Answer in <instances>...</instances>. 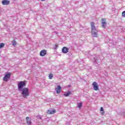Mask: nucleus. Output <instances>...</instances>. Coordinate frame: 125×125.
<instances>
[{
  "label": "nucleus",
  "mask_w": 125,
  "mask_h": 125,
  "mask_svg": "<svg viewBox=\"0 0 125 125\" xmlns=\"http://www.w3.org/2000/svg\"><path fill=\"white\" fill-rule=\"evenodd\" d=\"M91 30L92 37L97 38L98 37V30L96 29V27L94 25V22H91Z\"/></svg>",
  "instance_id": "1"
},
{
  "label": "nucleus",
  "mask_w": 125,
  "mask_h": 125,
  "mask_svg": "<svg viewBox=\"0 0 125 125\" xmlns=\"http://www.w3.org/2000/svg\"><path fill=\"white\" fill-rule=\"evenodd\" d=\"M21 91V95L23 98H27L30 95L29 89L27 87L23 88Z\"/></svg>",
  "instance_id": "2"
},
{
  "label": "nucleus",
  "mask_w": 125,
  "mask_h": 125,
  "mask_svg": "<svg viewBox=\"0 0 125 125\" xmlns=\"http://www.w3.org/2000/svg\"><path fill=\"white\" fill-rule=\"evenodd\" d=\"M26 81H21L18 83V89L19 91H21L23 89L24 86H26Z\"/></svg>",
  "instance_id": "3"
},
{
  "label": "nucleus",
  "mask_w": 125,
  "mask_h": 125,
  "mask_svg": "<svg viewBox=\"0 0 125 125\" xmlns=\"http://www.w3.org/2000/svg\"><path fill=\"white\" fill-rule=\"evenodd\" d=\"M11 76V73H6L4 77L3 78V80L4 82H8L9 80H10V77Z\"/></svg>",
  "instance_id": "4"
},
{
  "label": "nucleus",
  "mask_w": 125,
  "mask_h": 125,
  "mask_svg": "<svg viewBox=\"0 0 125 125\" xmlns=\"http://www.w3.org/2000/svg\"><path fill=\"white\" fill-rule=\"evenodd\" d=\"M92 85L93 86V89L96 90H99V85H98V83L96 82H94L92 83Z\"/></svg>",
  "instance_id": "5"
},
{
  "label": "nucleus",
  "mask_w": 125,
  "mask_h": 125,
  "mask_svg": "<svg viewBox=\"0 0 125 125\" xmlns=\"http://www.w3.org/2000/svg\"><path fill=\"white\" fill-rule=\"evenodd\" d=\"M102 27L104 29H106V27L107 26V22H106V19H102Z\"/></svg>",
  "instance_id": "6"
},
{
  "label": "nucleus",
  "mask_w": 125,
  "mask_h": 125,
  "mask_svg": "<svg viewBox=\"0 0 125 125\" xmlns=\"http://www.w3.org/2000/svg\"><path fill=\"white\" fill-rule=\"evenodd\" d=\"M10 3V1L9 0H3L2 1V4L3 5H7Z\"/></svg>",
  "instance_id": "7"
},
{
  "label": "nucleus",
  "mask_w": 125,
  "mask_h": 125,
  "mask_svg": "<svg viewBox=\"0 0 125 125\" xmlns=\"http://www.w3.org/2000/svg\"><path fill=\"white\" fill-rule=\"evenodd\" d=\"M62 53H68L69 52V48L66 47H63L62 49Z\"/></svg>",
  "instance_id": "8"
},
{
  "label": "nucleus",
  "mask_w": 125,
  "mask_h": 125,
  "mask_svg": "<svg viewBox=\"0 0 125 125\" xmlns=\"http://www.w3.org/2000/svg\"><path fill=\"white\" fill-rule=\"evenodd\" d=\"M61 89H62V87H61V86L59 85H58L57 86V87L56 88V92L58 94L60 93V92H61Z\"/></svg>",
  "instance_id": "9"
},
{
  "label": "nucleus",
  "mask_w": 125,
  "mask_h": 125,
  "mask_svg": "<svg viewBox=\"0 0 125 125\" xmlns=\"http://www.w3.org/2000/svg\"><path fill=\"white\" fill-rule=\"evenodd\" d=\"M46 55V50H42L40 52V56H44Z\"/></svg>",
  "instance_id": "10"
},
{
  "label": "nucleus",
  "mask_w": 125,
  "mask_h": 125,
  "mask_svg": "<svg viewBox=\"0 0 125 125\" xmlns=\"http://www.w3.org/2000/svg\"><path fill=\"white\" fill-rule=\"evenodd\" d=\"M26 123L27 125H32V121H31V119H30V117H27L26 118Z\"/></svg>",
  "instance_id": "11"
},
{
  "label": "nucleus",
  "mask_w": 125,
  "mask_h": 125,
  "mask_svg": "<svg viewBox=\"0 0 125 125\" xmlns=\"http://www.w3.org/2000/svg\"><path fill=\"white\" fill-rule=\"evenodd\" d=\"M98 58H99V57H98V58H94V63L96 65V64L97 65H100V62H98V60H97Z\"/></svg>",
  "instance_id": "12"
},
{
  "label": "nucleus",
  "mask_w": 125,
  "mask_h": 125,
  "mask_svg": "<svg viewBox=\"0 0 125 125\" xmlns=\"http://www.w3.org/2000/svg\"><path fill=\"white\" fill-rule=\"evenodd\" d=\"M71 93L72 92H71V91H68L67 92H65L64 93V96H65V97H68V96H69Z\"/></svg>",
  "instance_id": "13"
},
{
  "label": "nucleus",
  "mask_w": 125,
  "mask_h": 125,
  "mask_svg": "<svg viewBox=\"0 0 125 125\" xmlns=\"http://www.w3.org/2000/svg\"><path fill=\"white\" fill-rule=\"evenodd\" d=\"M56 112V110H48V114H54V113Z\"/></svg>",
  "instance_id": "14"
},
{
  "label": "nucleus",
  "mask_w": 125,
  "mask_h": 125,
  "mask_svg": "<svg viewBox=\"0 0 125 125\" xmlns=\"http://www.w3.org/2000/svg\"><path fill=\"white\" fill-rule=\"evenodd\" d=\"M77 107L81 109L83 107V103H80L77 104Z\"/></svg>",
  "instance_id": "15"
},
{
  "label": "nucleus",
  "mask_w": 125,
  "mask_h": 125,
  "mask_svg": "<svg viewBox=\"0 0 125 125\" xmlns=\"http://www.w3.org/2000/svg\"><path fill=\"white\" fill-rule=\"evenodd\" d=\"M16 44H17V42H16V41H15V39H14L12 41V45H13V46H15Z\"/></svg>",
  "instance_id": "16"
},
{
  "label": "nucleus",
  "mask_w": 125,
  "mask_h": 125,
  "mask_svg": "<svg viewBox=\"0 0 125 125\" xmlns=\"http://www.w3.org/2000/svg\"><path fill=\"white\" fill-rule=\"evenodd\" d=\"M5 44L4 43H0V49L4 47Z\"/></svg>",
  "instance_id": "17"
},
{
  "label": "nucleus",
  "mask_w": 125,
  "mask_h": 125,
  "mask_svg": "<svg viewBox=\"0 0 125 125\" xmlns=\"http://www.w3.org/2000/svg\"><path fill=\"white\" fill-rule=\"evenodd\" d=\"M100 111L102 112V115H103V114H104V109L103 108V107H101Z\"/></svg>",
  "instance_id": "18"
},
{
  "label": "nucleus",
  "mask_w": 125,
  "mask_h": 125,
  "mask_svg": "<svg viewBox=\"0 0 125 125\" xmlns=\"http://www.w3.org/2000/svg\"><path fill=\"white\" fill-rule=\"evenodd\" d=\"M53 78V75L52 74H51L49 75V79L50 80H52V78Z\"/></svg>",
  "instance_id": "19"
},
{
  "label": "nucleus",
  "mask_w": 125,
  "mask_h": 125,
  "mask_svg": "<svg viewBox=\"0 0 125 125\" xmlns=\"http://www.w3.org/2000/svg\"><path fill=\"white\" fill-rule=\"evenodd\" d=\"M53 47L55 49H57V48H58V45L55 44L53 46Z\"/></svg>",
  "instance_id": "20"
},
{
  "label": "nucleus",
  "mask_w": 125,
  "mask_h": 125,
  "mask_svg": "<svg viewBox=\"0 0 125 125\" xmlns=\"http://www.w3.org/2000/svg\"><path fill=\"white\" fill-rule=\"evenodd\" d=\"M37 118L39 119V120H42V116H41V115H38Z\"/></svg>",
  "instance_id": "21"
},
{
  "label": "nucleus",
  "mask_w": 125,
  "mask_h": 125,
  "mask_svg": "<svg viewBox=\"0 0 125 125\" xmlns=\"http://www.w3.org/2000/svg\"><path fill=\"white\" fill-rule=\"evenodd\" d=\"M122 16L123 17H125V11H124L123 12H122Z\"/></svg>",
  "instance_id": "22"
},
{
  "label": "nucleus",
  "mask_w": 125,
  "mask_h": 125,
  "mask_svg": "<svg viewBox=\"0 0 125 125\" xmlns=\"http://www.w3.org/2000/svg\"><path fill=\"white\" fill-rule=\"evenodd\" d=\"M68 87H70V86H71V85H68Z\"/></svg>",
  "instance_id": "23"
},
{
  "label": "nucleus",
  "mask_w": 125,
  "mask_h": 125,
  "mask_svg": "<svg viewBox=\"0 0 125 125\" xmlns=\"http://www.w3.org/2000/svg\"><path fill=\"white\" fill-rule=\"evenodd\" d=\"M42 1H44L45 0H41Z\"/></svg>",
  "instance_id": "24"
}]
</instances>
